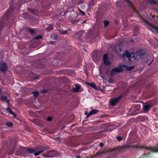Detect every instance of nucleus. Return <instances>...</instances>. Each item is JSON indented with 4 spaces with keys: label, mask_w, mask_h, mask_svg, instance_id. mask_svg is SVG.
Listing matches in <instances>:
<instances>
[{
    "label": "nucleus",
    "mask_w": 158,
    "mask_h": 158,
    "mask_svg": "<svg viewBox=\"0 0 158 158\" xmlns=\"http://www.w3.org/2000/svg\"><path fill=\"white\" fill-rule=\"evenodd\" d=\"M45 149H43L39 151H37L35 150L32 148H27L21 147L17 151L16 153L18 155H24L28 152L30 153H34L35 156H37L44 152Z\"/></svg>",
    "instance_id": "obj_1"
},
{
    "label": "nucleus",
    "mask_w": 158,
    "mask_h": 158,
    "mask_svg": "<svg viewBox=\"0 0 158 158\" xmlns=\"http://www.w3.org/2000/svg\"><path fill=\"white\" fill-rule=\"evenodd\" d=\"M124 94H122L118 97L111 99L110 100V105L113 106H115L124 96Z\"/></svg>",
    "instance_id": "obj_2"
},
{
    "label": "nucleus",
    "mask_w": 158,
    "mask_h": 158,
    "mask_svg": "<svg viewBox=\"0 0 158 158\" xmlns=\"http://www.w3.org/2000/svg\"><path fill=\"white\" fill-rule=\"evenodd\" d=\"M47 153L48 158L56 157L59 155V153L56 152L54 150L48 151L47 152Z\"/></svg>",
    "instance_id": "obj_3"
},
{
    "label": "nucleus",
    "mask_w": 158,
    "mask_h": 158,
    "mask_svg": "<svg viewBox=\"0 0 158 158\" xmlns=\"http://www.w3.org/2000/svg\"><path fill=\"white\" fill-rule=\"evenodd\" d=\"M8 69L7 64L4 61L0 62V71L4 72L6 71Z\"/></svg>",
    "instance_id": "obj_4"
},
{
    "label": "nucleus",
    "mask_w": 158,
    "mask_h": 158,
    "mask_svg": "<svg viewBox=\"0 0 158 158\" xmlns=\"http://www.w3.org/2000/svg\"><path fill=\"white\" fill-rule=\"evenodd\" d=\"M135 54L132 52H126L125 54H123V55L124 56H126L127 58L130 61H131V59L132 58H133L135 56Z\"/></svg>",
    "instance_id": "obj_5"
},
{
    "label": "nucleus",
    "mask_w": 158,
    "mask_h": 158,
    "mask_svg": "<svg viewBox=\"0 0 158 158\" xmlns=\"http://www.w3.org/2000/svg\"><path fill=\"white\" fill-rule=\"evenodd\" d=\"M103 61L104 63L106 65H108L110 64V62L108 58V55L105 54L103 56Z\"/></svg>",
    "instance_id": "obj_6"
},
{
    "label": "nucleus",
    "mask_w": 158,
    "mask_h": 158,
    "mask_svg": "<svg viewBox=\"0 0 158 158\" xmlns=\"http://www.w3.org/2000/svg\"><path fill=\"white\" fill-rule=\"evenodd\" d=\"M92 59L94 61L97 62L98 59V55L97 52L96 51H94L92 53Z\"/></svg>",
    "instance_id": "obj_7"
},
{
    "label": "nucleus",
    "mask_w": 158,
    "mask_h": 158,
    "mask_svg": "<svg viewBox=\"0 0 158 158\" xmlns=\"http://www.w3.org/2000/svg\"><path fill=\"white\" fill-rule=\"evenodd\" d=\"M83 32L81 31L75 33L74 35V37L77 39H81V36L83 35Z\"/></svg>",
    "instance_id": "obj_8"
},
{
    "label": "nucleus",
    "mask_w": 158,
    "mask_h": 158,
    "mask_svg": "<svg viewBox=\"0 0 158 158\" xmlns=\"http://www.w3.org/2000/svg\"><path fill=\"white\" fill-rule=\"evenodd\" d=\"M119 66L120 67H115L113 69V71H115L116 73H119L123 71V69L121 68L122 67L125 66L124 65H123L122 66L121 65H119Z\"/></svg>",
    "instance_id": "obj_9"
},
{
    "label": "nucleus",
    "mask_w": 158,
    "mask_h": 158,
    "mask_svg": "<svg viewBox=\"0 0 158 158\" xmlns=\"http://www.w3.org/2000/svg\"><path fill=\"white\" fill-rule=\"evenodd\" d=\"M127 0V5L129 6H131V7H132L133 9L135 11H136V13L138 15H139L141 17V15L139 13V12H138V11L136 10V8L134 7V5L132 4L131 2L129 0Z\"/></svg>",
    "instance_id": "obj_10"
},
{
    "label": "nucleus",
    "mask_w": 158,
    "mask_h": 158,
    "mask_svg": "<svg viewBox=\"0 0 158 158\" xmlns=\"http://www.w3.org/2000/svg\"><path fill=\"white\" fill-rule=\"evenodd\" d=\"M81 88V85L79 84H77L75 85V88L72 89V90L74 92H81V91H79Z\"/></svg>",
    "instance_id": "obj_11"
},
{
    "label": "nucleus",
    "mask_w": 158,
    "mask_h": 158,
    "mask_svg": "<svg viewBox=\"0 0 158 158\" xmlns=\"http://www.w3.org/2000/svg\"><path fill=\"white\" fill-rule=\"evenodd\" d=\"M0 99L2 101L6 102L8 105H9L10 100L7 99V97L6 96L4 95H2L0 98Z\"/></svg>",
    "instance_id": "obj_12"
},
{
    "label": "nucleus",
    "mask_w": 158,
    "mask_h": 158,
    "mask_svg": "<svg viewBox=\"0 0 158 158\" xmlns=\"http://www.w3.org/2000/svg\"><path fill=\"white\" fill-rule=\"evenodd\" d=\"M31 122L35 124L38 125H40L41 124V120L38 119H34L31 120Z\"/></svg>",
    "instance_id": "obj_13"
},
{
    "label": "nucleus",
    "mask_w": 158,
    "mask_h": 158,
    "mask_svg": "<svg viewBox=\"0 0 158 158\" xmlns=\"http://www.w3.org/2000/svg\"><path fill=\"white\" fill-rule=\"evenodd\" d=\"M145 53L142 50L137 51L136 52V54L138 56H142L145 55Z\"/></svg>",
    "instance_id": "obj_14"
},
{
    "label": "nucleus",
    "mask_w": 158,
    "mask_h": 158,
    "mask_svg": "<svg viewBox=\"0 0 158 158\" xmlns=\"http://www.w3.org/2000/svg\"><path fill=\"white\" fill-rule=\"evenodd\" d=\"M14 9V8L13 6H10L9 9L7 10L6 13V15H9L12 13L13 10Z\"/></svg>",
    "instance_id": "obj_15"
},
{
    "label": "nucleus",
    "mask_w": 158,
    "mask_h": 158,
    "mask_svg": "<svg viewBox=\"0 0 158 158\" xmlns=\"http://www.w3.org/2000/svg\"><path fill=\"white\" fill-rule=\"evenodd\" d=\"M98 111H99L95 109H93L87 115V117H89L90 115L94 114L98 112Z\"/></svg>",
    "instance_id": "obj_16"
},
{
    "label": "nucleus",
    "mask_w": 158,
    "mask_h": 158,
    "mask_svg": "<svg viewBox=\"0 0 158 158\" xmlns=\"http://www.w3.org/2000/svg\"><path fill=\"white\" fill-rule=\"evenodd\" d=\"M150 107L151 106L150 105L147 104L143 106V108L144 111L147 112L150 110L149 109Z\"/></svg>",
    "instance_id": "obj_17"
},
{
    "label": "nucleus",
    "mask_w": 158,
    "mask_h": 158,
    "mask_svg": "<svg viewBox=\"0 0 158 158\" xmlns=\"http://www.w3.org/2000/svg\"><path fill=\"white\" fill-rule=\"evenodd\" d=\"M31 94H33L34 97L36 98L37 97L39 94V92L36 90H35L32 92Z\"/></svg>",
    "instance_id": "obj_18"
},
{
    "label": "nucleus",
    "mask_w": 158,
    "mask_h": 158,
    "mask_svg": "<svg viewBox=\"0 0 158 158\" xmlns=\"http://www.w3.org/2000/svg\"><path fill=\"white\" fill-rule=\"evenodd\" d=\"M27 30L29 32L31 35H33L35 33V31L33 29L31 28H27Z\"/></svg>",
    "instance_id": "obj_19"
},
{
    "label": "nucleus",
    "mask_w": 158,
    "mask_h": 158,
    "mask_svg": "<svg viewBox=\"0 0 158 158\" xmlns=\"http://www.w3.org/2000/svg\"><path fill=\"white\" fill-rule=\"evenodd\" d=\"M87 84L89 86L91 87L92 88H94V89H96V86L95 84L94 83H90L89 82L87 83Z\"/></svg>",
    "instance_id": "obj_20"
},
{
    "label": "nucleus",
    "mask_w": 158,
    "mask_h": 158,
    "mask_svg": "<svg viewBox=\"0 0 158 158\" xmlns=\"http://www.w3.org/2000/svg\"><path fill=\"white\" fill-rule=\"evenodd\" d=\"M71 32V31L70 30H68L67 31H60V33L61 34H66L67 33H70Z\"/></svg>",
    "instance_id": "obj_21"
},
{
    "label": "nucleus",
    "mask_w": 158,
    "mask_h": 158,
    "mask_svg": "<svg viewBox=\"0 0 158 158\" xmlns=\"http://www.w3.org/2000/svg\"><path fill=\"white\" fill-rule=\"evenodd\" d=\"M53 27L52 24H50L46 29V30L48 31L53 30Z\"/></svg>",
    "instance_id": "obj_22"
},
{
    "label": "nucleus",
    "mask_w": 158,
    "mask_h": 158,
    "mask_svg": "<svg viewBox=\"0 0 158 158\" xmlns=\"http://www.w3.org/2000/svg\"><path fill=\"white\" fill-rule=\"evenodd\" d=\"M6 125L8 127H11L13 125V123L12 122H7L6 123Z\"/></svg>",
    "instance_id": "obj_23"
},
{
    "label": "nucleus",
    "mask_w": 158,
    "mask_h": 158,
    "mask_svg": "<svg viewBox=\"0 0 158 158\" xmlns=\"http://www.w3.org/2000/svg\"><path fill=\"white\" fill-rule=\"evenodd\" d=\"M51 38L54 40H56L58 38V35L56 34H53L51 35Z\"/></svg>",
    "instance_id": "obj_24"
},
{
    "label": "nucleus",
    "mask_w": 158,
    "mask_h": 158,
    "mask_svg": "<svg viewBox=\"0 0 158 158\" xmlns=\"http://www.w3.org/2000/svg\"><path fill=\"white\" fill-rule=\"evenodd\" d=\"M116 73L115 71H113L112 69L110 72V76L111 77H113L115 74Z\"/></svg>",
    "instance_id": "obj_25"
},
{
    "label": "nucleus",
    "mask_w": 158,
    "mask_h": 158,
    "mask_svg": "<svg viewBox=\"0 0 158 158\" xmlns=\"http://www.w3.org/2000/svg\"><path fill=\"white\" fill-rule=\"evenodd\" d=\"M148 2L151 4H155L157 3L156 2L155 0H148Z\"/></svg>",
    "instance_id": "obj_26"
},
{
    "label": "nucleus",
    "mask_w": 158,
    "mask_h": 158,
    "mask_svg": "<svg viewBox=\"0 0 158 158\" xmlns=\"http://www.w3.org/2000/svg\"><path fill=\"white\" fill-rule=\"evenodd\" d=\"M127 67V70L128 71H130L133 69L134 68V66H126Z\"/></svg>",
    "instance_id": "obj_27"
},
{
    "label": "nucleus",
    "mask_w": 158,
    "mask_h": 158,
    "mask_svg": "<svg viewBox=\"0 0 158 158\" xmlns=\"http://www.w3.org/2000/svg\"><path fill=\"white\" fill-rule=\"evenodd\" d=\"M82 20V19L81 18H79L76 20H75L73 21V24H77V23H79L80 21H81Z\"/></svg>",
    "instance_id": "obj_28"
},
{
    "label": "nucleus",
    "mask_w": 158,
    "mask_h": 158,
    "mask_svg": "<svg viewBox=\"0 0 158 158\" xmlns=\"http://www.w3.org/2000/svg\"><path fill=\"white\" fill-rule=\"evenodd\" d=\"M116 138L117 140L120 142L123 139V137L120 136H117L116 137Z\"/></svg>",
    "instance_id": "obj_29"
},
{
    "label": "nucleus",
    "mask_w": 158,
    "mask_h": 158,
    "mask_svg": "<svg viewBox=\"0 0 158 158\" xmlns=\"http://www.w3.org/2000/svg\"><path fill=\"white\" fill-rule=\"evenodd\" d=\"M104 24L105 27H106L107 26H108L109 24V22L108 20H105L104 21Z\"/></svg>",
    "instance_id": "obj_30"
},
{
    "label": "nucleus",
    "mask_w": 158,
    "mask_h": 158,
    "mask_svg": "<svg viewBox=\"0 0 158 158\" xmlns=\"http://www.w3.org/2000/svg\"><path fill=\"white\" fill-rule=\"evenodd\" d=\"M42 38V36L41 35H39L37 36H35L34 38L35 40H39Z\"/></svg>",
    "instance_id": "obj_31"
},
{
    "label": "nucleus",
    "mask_w": 158,
    "mask_h": 158,
    "mask_svg": "<svg viewBox=\"0 0 158 158\" xmlns=\"http://www.w3.org/2000/svg\"><path fill=\"white\" fill-rule=\"evenodd\" d=\"M142 19L143 20V22L145 23V24L148 25H149L150 24V23L147 20L143 18H142Z\"/></svg>",
    "instance_id": "obj_32"
},
{
    "label": "nucleus",
    "mask_w": 158,
    "mask_h": 158,
    "mask_svg": "<svg viewBox=\"0 0 158 158\" xmlns=\"http://www.w3.org/2000/svg\"><path fill=\"white\" fill-rule=\"evenodd\" d=\"M153 30L156 31L157 33L158 34V27L155 26H153Z\"/></svg>",
    "instance_id": "obj_33"
},
{
    "label": "nucleus",
    "mask_w": 158,
    "mask_h": 158,
    "mask_svg": "<svg viewBox=\"0 0 158 158\" xmlns=\"http://www.w3.org/2000/svg\"><path fill=\"white\" fill-rule=\"evenodd\" d=\"M53 119V118L52 116H49L48 117L47 120L48 122H51Z\"/></svg>",
    "instance_id": "obj_34"
},
{
    "label": "nucleus",
    "mask_w": 158,
    "mask_h": 158,
    "mask_svg": "<svg viewBox=\"0 0 158 158\" xmlns=\"http://www.w3.org/2000/svg\"><path fill=\"white\" fill-rule=\"evenodd\" d=\"M106 132V131H100L98 133V135L99 136V137H97V139H99L100 137H101V136H102V132Z\"/></svg>",
    "instance_id": "obj_35"
},
{
    "label": "nucleus",
    "mask_w": 158,
    "mask_h": 158,
    "mask_svg": "<svg viewBox=\"0 0 158 158\" xmlns=\"http://www.w3.org/2000/svg\"><path fill=\"white\" fill-rule=\"evenodd\" d=\"M109 82L111 83H113L114 82V81L113 78H110L109 80Z\"/></svg>",
    "instance_id": "obj_36"
},
{
    "label": "nucleus",
    "mask_w": 158,
    "mask_h": 158,
    "mask_svg": "<svg viewBox=\"0 0 158 158\" xmlns=\"http://www.w3.org/2000/svg\"><path fill=\"white\" fill-rule=\"evenodd\" d=\"M78 144L74 143H71V146L74 148H76L78 146Z\"/></svg>",
    "instance_id": "obj_37"
},
{
    "label": "nucleus",
    "mask_w": 158,
    "mask_h": 158,
    "mask_svg": "<svg viewBox=\"0 0 158 158\" xmlns=\"http://www.w3.org/2000/svg\"><path fill=\"white\" fill-rule=\"evenodd\" d=\"M7 112H9L10 114L12 112V110L10 108H8L6 109Z\"/></svg>",
    "instance_id": "obj_38"
},
{
    "label": "nucleus",
    "mask_w": 158,
    "mask_h": 158,
    "mask_svg": "<svg viewBox=\"0 0 158 158\" xmlns=\"http://www.w3.org/2000/svg\"><path fill=\"white\" fill-rule=\"evenodd\" d=\"M15 150V148H13L11 150L9 154V155H11L12 153H13L14 152Z\"/></svg>",
    "instance_id": "obj_39"
},
{
    "label": "nucleus",
    "mask_w": 158,
    "mask_h": 158,
    "mask_svg": "<svg viewBox=\"0 0 158 158\" xmlns=\"http://www.w3.org/2000/svg\"><path fill=\"white\" fill-rule=\"evenodd\" d=\"M28 11L31 12L33 14H35V11L33 9H28Z\"/></svg>",
    "instance_id": "obj_40"
},
{
    "label": "nucleus",
    "mask_w": 158,
    "mask_h": 158,
    "mask_svg": "<svg viewBox=\"0 0 158 158\" xmlns=\"http://www.w3.org/2000/svg\"><path fill=\"white\" fill-rule=\"evenodd\" d=\"M42 155H43V156L44 157H45V158L48 157L47 152L45 154H43Z\"/></svg>",
    "instance_id": "obj_41"
},
{
    "label": "nucleus",
    "mask_w": 158,
    "mask_h": 158,
    "mask_svg": "<svg viewBox=\"0 0 158 158\" xmlns=\"http://www.w3.org/2000/svg\"><path fill=\"white\" fill-rule=\"evenodd\" d=\"M79 10L80 12H81L82 14L83 15H85V13L84 11H82L80 10Z\"/></svg>",
    "instance_id": "obj_42"
},
{
    "label": "nucleus",
    "mask_w": 158,
    "mask_h": 158,
    "mask_svg": "<svg viewBox=\"0 0 158 158\" xmlns=\"http://www.w3.org/2000/svg\"><path fill=\"white\" fill-rule=\"evenodd\" d=\"M87 21V20H82L81 22V23L82 24L85 23Z\"/></svg>",
    "instance_id": "obj_43"
},
{
    "label": "nucleus",
    "mask_w": 158,
    "mask_h": 158,
    "mask_svg": "<svg viewBox=\"0 0 158 158\" xmlns=\"http://www.w3.org/2000/svg\"><path fill=\"white\" fill-rule=\"evenodd\" d=\"M10 114L14 116V117H15L16 116V114H15L13 111H12V112Z\"/></svg>",
    "instance_id": "obj_44"
},
{
    "label": "nucleus",
    "mask_w": 158,
    "mask_h": 158,
    "mask_svg": "<svg viewBox=\"0 0 158 158\" xmlns=\"http://www.w3.org/2000/svg\"><path fill=\"white\" fill-rule=\"evenodd\" d=\"M99 146L101 147H103L104 146V144L103 143H99Z\"/></svg>",
    "instance_id": "obj_45"
},
{
    "label": "nucleus",
    "mask_w": 158,
    "mask_h": 158,
    "mask_svg": "<svg viewBox=\"0 0 158 158\" xmlns=\"http://www.w3.org/2000/svg\"><path fill=\"white\" fill-rule=\"evenodd\" d=\"M47 90H43L42 92L43 93H46L47 92Z\"/></svg>",
    "instance_id": "obj_46"
},
{
    "label": "nucleus",
    "mask_w": 158,
    "mask_h": 158,
    "mask_svg": "<svg viewBox=\"0 0 158 158\" xmlns=\"http://www.w3.org/2000/svg\"><path fill=\"white\" fill-rule=\"evenodd\" d=\"M85 114L87 115L89 113H88V112H87V111H85Z\"/></svg>",
    "instance_id": "obj_47"
},
{
    "label": "nucleus",
    "mask_w": 158,
    "mask_h": 158,
    "mask_svg": "<svg viewBox=\"0 0 158 158\" xmlns=\"http://www.w3.org/2000/svg\"><path fill=\"white\" fill-rule=\"evenodd\" d=\"M38 78V77L36 76L33 78L34 80H35Z\"/></svg>",
    "instance_id": "obj_48"
},
{
    "label": "nucleus",
    "mask_w": 158,
    "mask_h": 158,
    "mask_svg": "<svg viewBox=\"0 0 158 158\" xmlns=\"http://www.w3.org/2000/svg\"><path fill=\"white\" fill-rule=\"evenodd\" d=\"M81 157V156L79 155L77 156V158H80Z\"/></svg>",
    "instance_id": "obj_49"
},
{
    "label": "nucleus",
    "mask_w": 158,
    "mask_h": 158,
    "mask_svg": "<svg viewBox=\"0 0 158 158\" xmlns=\"http://www.w3.org/2000/svg\"><path fill=\"white\" fill-rule=\"evenodd\" d=\"M96 156H98L99 155V154L98 153H96Z\"/></svg>",
    "instance_id": "obj_50"
},
{
    "label": "nucleus",
    "mask_w": 158,
    "mask_h": 158,
    "mask_svg": "<svg viewBox=\"0 0 158 158\" xmlns=\"http://www.w3.org/2000/svg\"><path fill=\"white\" fill-rule=\"evenodd\" d=\"M94 3H92V4H91V5H92L93 6H94Z\"/></svg>",
    "instance_id": "obj_51"
},
{
    "label": "nucleus",
    "mask_w": 158,
    "mask_h": 158,
    "mask_svg": "<svg viewBox=\"0 0 158 158\" xmlns=\"http://www.w3.org/2000/svg\"><path fill=\"white\" fill-rule=\"evenodd\" d=\"M1 89H0V94L1 93Z\"/></svg>",
    "instance_id": "obj_52"
},
{
    "label": "nucleus",
    "mask_w": 158,
    "mask_h": 158,
    "mask_svg": "<svg viewBox=\"0 0 158 158\" xmlns=\"http://www.w3.org/2000/svg\"><path fill=\"white\" fill-rule=\"evenodd\" d=\"M107 158H112L111 157H109Z\"/></svg>",
    "instance_id": "obj_53"
},
{
    "label": "nucleus",
    "mask_w": 158,
    "mask_h": 158,
    "mask_svg": "<svg viewBox=\"0 0 158 158\" xmlns=\"http://www.w3.org/2000/svg\"><path fill=\"white\" fill-rule=\"evenodd\" d=\"M64 127H62V129H63V128H64Z\"/></svg>",
    "instance_id": "obj_54"
},
{
    "label": "nucleus",
    "mask_w": 158,
    "mask_h": 158,
    "mask_svg": "<svg viewBox=\"0 0 158 158\" xmlns=\"http://www.w3.org/2000/svg\"><path fill=\"white\" fill-rule=\"evenodd\" d=\"M154 17H155V16H154H154H152V18H154Z\"/></svg>",
    "instance_id": "obj_55"
},
{
    "label": "nucleus",
    "mask_w": 158,
    "mask_h": 158,
    "mask_svg": "<svg viewBox=\"0 0 158 158\" xmlns=\"http://www.w3.org/2000/svg\"><path fill=\"white\" fill-rule=\"evenodd\" d=\"M115 149H113V150H112V151H115Z\"/></svg>",
    "instance_id": "obj_56"
}]
</instances>
